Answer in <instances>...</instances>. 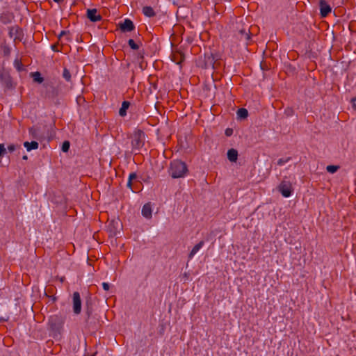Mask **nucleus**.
Wrapping results in <instances>:
<instances>
[{"instance_id":"1","label":"nucleus","mask_w":356,"mask_h":356,"mask_svg":"<svg viewBox=\"0 0 356 356\" xmlns=\"http://www.w3.org/2000/svg\"><path fill=\"white\" fill-rule=\"evenodd\" d=\"M169 172L172 177L180 178L186 175L188 169L185 163L177 160L171 163Z\"/></svg>"},{"instance_id":"2","label":"nucleus","mask_w":356,"mask_h":356,"mask_svg":"<svg viewBox=\"0 0 356 356\" xmlns=\"http://www.w3.org/2000/svg\"><path fill=\"white\" fill-rule=\"evenodd\" d=\"M132 149L134 151L140 149L145 144V134L140 129H136L130 136Z\"/></svg>"},{"instance_id":"3","label":"nucleus","mask_w":356,"mask_h":356,"mask_svg":"<svg viewBox=\"0 0 356 356\" xmlns=\"http://www.w3.org/2000/svg\"><path fill=\"white\" fill-rule=\"evenodd\" d=\"M277 189L284 197H290L293 193L291 184L286 181H282L278 186Z\"/></svg>"},{"instance_id":"4","label":"nucleus","mask_w":356,"mask_h":356,"mask_svg":"<svg viewBox=\"0 0 356 356\" xmlns=\"http://www.w3.org/2000/svg\"><path fill=\"white\" fill-rule=\"evenodd\" d=\"M73 312L76 314H80L81 311V301L80 295L78 292L73 293Z\"/></svg>"},{"instance_id":"5","label":"nucleus","mask_w":356,"mask_h":356,"mask_svg":"<svg viewBox=\"0 0 356 356\" xmlns=\"http://www.w3.org/2000/svg\"><path fill=\"white\" fill-rule=\"evenodd\" d=\"M87 17L93 22H99L102 19L101 15L97 14L96 9H88L87 10Z\"/></svg>"},{"instance_id":"6","label":"nucleus","mask_w":356,"mask_h":356,"mask_svg":"<svg viewBox=\"0 0 356 356\" xmlns=\"http://www.w3.org/2000/svg\"><path fill=\"white\" fill-rule=\"evenodd\" d=\"M320 11L321 16L324 17L331 12V8L325 1H321Z\"/></svg>"},{"instance_id":"7","label":"nucleus","mask_w":356,"mask_h":356,"mask_svg":"<svg viewBox=\"0 0 356 356\" xmlns=\"http://www.w3.org/2000/svg\"><path fill=\"white\" fill-rule=\"evenodd\" d=\"M120 27L122 31H131L134 30V25L131 20L126 19L122 23L120 24Z\"/></svg>"},{"instance_id":"8","label":"nucleus","mask_w":356,"mask_h":356,"mask_svg":"<svg viewBox=\"0 0 356 356\" xmlns=\"http://www.w3.org/2000/svg\"><path fill=\"white\" fill-rule=\"evenodd\" d=\"M142 215L146 218L152 217V208L149 204H145L142 209Z\"/></svg>"},{"instance_id":"9","label":"nucleus","mask_w":356,"mask_h":356,"mask_svg":"<svg viewBox=\"0 0 356 356\" xmlns=\"http://www.w3.org/2000/svg\"><path fill=\"white\" fill-rule=\"evenodd\" d=\"M227 159L231 162H236L238 159V152L235 149H230L227 152Z\"/></svg>"},{"instance_id":"10","label":"nucleus","mask_w":356,"mask_h":356,"mask_svg":"<svg viewBox=\"0 0 356 356\" xmlns=\"http://www.w3.org/2000/svg\"><path fill=\"white\" fill-rule=\"evenodd\" d=\"M203 245L204 241H200L197 244H196L191 250L189 254V258L192 259L194 257V255L202 248Z\"/></svg>"},{"instance_id":"11","label":"nucleus","mask_w":356,"mask_h":356,"mask_svg":"<svg viewBox=\"0 0 356 356\" xmlns=\"http://www.w3.org/2000/svg\"><path fill=\"white\" fill-rule=\"evenodd\" d=\"M20 31H21L18 27L13 26V27L10 28L9 35H10V38H13L14 40H15L16 39H17L19 38Z\"/></svg>"},{"instance_id":"12","label":"nucleus","mask_w":356,"mask_h":356,"mask_svg":"<svg viewBox=\"0 0 356 356\" xmlns=\"http://www.w3.org/2000/svg\"><path fill=\"white\" fill-rule=\"evenodd\" d=\"M24 146L26 149L27 151H31L32 149H36L38 148V143L36 141L32 142H24Z\"/></svg>"},{"instance_id":"13","label":"nucleus","mask_w":356,"mask_h":356,"mask_svg":"<svg viewBox=\"0 0 356 356\" xmlns=\"http://www.w3.org/2000/svg\"><path fill=\"white\" fill-rule=\"evenodd\" d=\"M129 102L127 101H124L122 104V106L119 111V115L122 117L125 116L127 115V111L129 108Z\"/></svg>"},{"instance_id":"14","label":"nucleus","mask_w":356,"mask_h":356,"mask_svg":"<svg viewBox=\"0 0 356 356\" xmlns=\"http://www.w3.org/2000/svg\"><path fill=\"white\" fill-rule=\"evenodd\" d=\"M143 13L149 17H153L155 15V13L153 8L150 6H145L143 8Z\"/></svg>"},{"instance_id":"15","label":"nucleus","mask_w":356,"mask_h":356,"mask_svg":"<svg viewBox=\"0 0 356 356\" xmlns=\"http://www.w3.org/2000/svg\"><path fill=\"white\" fill-rule=\"evenodd\" d=\"M248 113L245 108H239L237 111V115L240 118H246L248 117Z\"/></svg>"},{"instance_id":"16","label":"nucleus","mask_w":356,"mask_h":356,"mask_svg":"<svg viewBox=\"0 0 356 356\" xmlns=\"http://www.w3.org/2000/svg\"><path fill=\"white\" fill-rule=\"evenodd\" d=\"M339 169V165H329L326 167V170L331 174L335 173Z\"/></svg>"},{"instance_id":"17","label":"nucleus","mask_w":356,"mask_h":356,"mask_svg":"<svg viewBox=\"0 0 356 356\" xmlns=\"http://www.w3.org/2000/svg\"><path fill=\"white\" fill-rule=\"evenodd\" d=\"M32 77L35 82L42 83L43 81V78L41 77L40 73L38 72H34L32 74Z\"/></svg>"},{"instance_id":"18","label":"nucleus","mask_w":356,"mask_h":356,"mask_svg":"<svg viewBox=\"0 0 356 356\" xmlns=\"http://www.w3.org/2000/svg\"><path fill=\"white\" fill-rule=\"evenodd\" d=\"M64 38H66V40H70L69 33H67V31H63L60 32V33L58 35V40L60 41H62Z\"/></svg>"},{"instance_id":"19","label":"nucleus","mask_w":356,"mask_h":356,"mask_svg":"<svg viewBox=\"0 0 356 356\" xmlns=\"http://www.w3.org/2000/svg\"><path fill=\"white\" fill-rule=\"evenodd\" d=\"M239 34L241 35L240 38L244 39L245 40H248L250 39V35L248 33H246L245 31H240Z\"/></svg>"},{"instance_id":"20","label":"nucleus","mask_w":356,"mask_h":356,"mask_svg":"<svg viewBox=\"0 0 356 356\" xmlns=\"http://www.w3.org/2000/svg\"><path fill=\"white\" fill-rule=\"evenodd\" d=\"M128 44L132 49L136 50L138 49V45L134 42L133 39H129Z\"/></svg>"},{"instance_id":"21","label":"nucleus","mask_w":356,"mask_h":356,"mask_svg":"<svg viewBox=\"0 0 356 356\" xmlns=\"http://www.w3.org/2000/svg\"><path fill=\"white\" fill-rule=\"evenodd\" d=\"M136 178V175L135 173H131L129 176V179L127 181V186L130 188H131V181Z\"/></svg>"},{"instance_id":"22","label":"nucleus","mask_w":356,"mask_h":356,"mask_svg":"<svg viewBox=\"0 0 356 356\" xmlns=\"http://www.w3.org/2000/svg\"><path fill=\"white\" fill-rule=\"evenodd\" d=\"M70 149V143L68 141H65L62 145V150L64 152H67Z\"/></svg>"},{"instance_id":"23","label":"nucleus","mask_w":356,"mask_h":356,"mask_svg":"<svg viewBox=\"0 0 356 356\" xmlns=\"http://www.w3.org/2000/svg\"><path fill=\"white\" fill-rule=\"evenodd\" d=\"M290 160L289 158H286V159H280L278 161H277V165H284L285 163H286L289 161Z\"/></svg>"},{"instance_id":"24","label":"nucleus","mask_w":356,"mask_h":356,"mask_svg":"<svg viewBox=\"0 0 356 356\" xmlns=\"http://www.w3.org/2000/svg\"><path fill=\"white\" fill-rule=\"evenodd\" d=\"M63 77L67 80V81H70V77H71V75H70V72L65 69L64 71H63Z\"/></svg>"},{"instance_id":"25","label":"nucleus","mask_w":356,"mask_h":356,"mask_svg":"<svg viewBox=\"0 0 356 356\" xmlns=\"http://www.w3.org/2000/svg\"><path fill=\"white\" fill-rule=\"evenodd\" d=\"M16 147H16V145H15L11 144V145H9L8 146V147H7V148H8V150L10 152H13V151H15V150Z\"/></svg>"},{"instance_id":"26","label":"nucleus","mask_w":356,"mask_h":356,"mask_svg":"<svg viewBox=\"0 0 356 356\" xmlns=\"http://www.w3.org/2000/svg\"><path fill=\"white\" fill-rule=\"evenodd\" d=\"M6 152V148L3 144H0V157L3 154Z\"/></svg>"},{"instance_id":"27","label":"nucleus","mask_w":356,"mask_h":356,"mask_svg":"<svg viewBox=\"0 0 356 356\" xmlns=\"http://www.w3.org/2000/svg\"><path fill=\"white\" fill-rule=\"evenodd\" d=\"M102 287H103L104 290L108 291L109 289V288H110V285L107 282H103L102 283Z\"/></svg>"},{"instance_id":"28","label":"nucleus","mask_w":356,"mask_h":356,"mask_svg":"<svg viewBox=\"0 0 356 356\" xmlns=\"http://www.w3.org/2000/svg\"><path fill=\"white\" fill-rule=\"evenodd\" d=\"M225 134L227 136H229L232 134V130L228 129L225 131Z\"/></svg>"},{"instance_id":"29","label":"nucleus","mask_w":356,"mask_h":356,"mask_svg":"<svg viewBox=\"0 0 356 356\" xmlns=\"http://www.w3.org/2000/svg\"><path fill=\"white\" fill-rule=\"evenodd\" d=\"M353 107L356 108V97L355 98H353Z\"/></svg>"},{"instance_id":"30","label":"nucleus","mask_w":356,"mask_h":356,"mask_svg":"<svg viewBox=\"0 0 356 356\" xmlns=\"http://www.w3.org/2000/svg\"><path fill=\"white\" fill-rule=\"evenodd\" d=\"M56 3H60L61 1H63V0H54Z\"/></svg>"},{"instance_id":"31","label":"nucleus","mask_w":356,"mask_h":356,"mask_svg":"<svg viewBox=\"0 0 356 356\" xmlns=\"http://www.w3.org/2000/svg\"><path fill=\"white\" fill-rule=\"evenodd\" d=\"M24 160H26L28 159L26 155H24L22 158Z\"/></svg>"},{"instance_id":"32","label":"nucleus","mask_w":356,"mask_h":356,"mask_svg":"<svg viewBox=\"0 0 356 356\" xmlns=\"http://www.w3.org/2000/svg\"><path fill=\"white\" fill-rule=\"evenodd\" d=\"M32 130H33V129H32V128H31V129H29V132H31V131H32Z\"/></svg>"}]
</instances>
